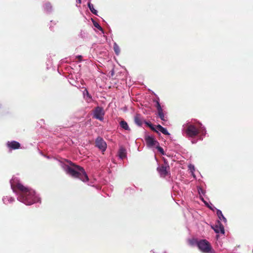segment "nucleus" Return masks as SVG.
I'll use <instances>...</instances> for the list:
<instances>
[{"mask_svg": "<svg viewBox=\"0 0 253 253\" xmlns=\"http://www.w3.org/2000/svg\"><path fill=\"white\" fill-rule=\"evenodd\" d=\"M156 148L158 149L159 152H160L161 153V154H162L163 155H165V153L163 148L162 147H160L159 146V144L156 145Z\"/></svg>", "mask_w": 253, "mask_h": 253, "instance_id": "obj_21", "label": "nucleus"}, {"mask_svg": "<svg viewBox=\"0 0 253 253\" xmlns=\"http://www.w3.org/2000/svg\"><path fill=\"white\" fill-rule=\"evenodd\" d=\"M70 165L74 167H68L67 172L72 177L79 178L84 182L88 181V177L83 168L71 162Z\"/></svg>", "mask_w": 253, "mask_h": 253, "instance_id": "obj_2", "label": "nucleus"}, {"mask_svg": "<svg viewBox=\"0 0 253 253\" xmlns=\"http://www.w3.org/2000/svg\"><path fill=\"white\" fill-rule=\"evenodd\" d=\"M84 95L85 96V95L87 96V97L90 99L91 100V95L89 94L88 91L87 90V89H85L84 92Z\"/></svg>", "mask_w": 253, "mask_h": 253, "instance_id": "obj_23", "label": "nucleus"}, {"mask_svg": "<svg viewBox=\"0 0 253 253\" xmlns=\"http://www.w3.org/2000/svg\"><path fill=\"white\" fill-rule=\"evenodd\" d=\"M169 170V167L168 163H166L165 165H162L157 168V170L161 176L163 177L168 175Z\"/></svg>", "mask_w": 253, "mask_h": 253, "instance_id": "obj_7", "label": "nucleus"}, {"mask_svg": "<svg viewBox=\"0 0 253 253\" xmlns=\"http://www.w3.org/2000/svg\"><path fill=\"white\" fill-rule=\"evenodd\" d=\"M114 50L115 53L117 54H119V53H120V48H119V46L116 43L114 44Z\"/></svg>", "mask_w": 253, "mask_h": 253, "instance_id": "obj_20", "label": "nucleus"}, {"mask_svg": "<svg viewBox=\"0 0 253 253\" xmlns=\"http://www.w3.org/2000/svg\"><path fill=\"white\" fill-rule=\"evenodd\" d=\"M82 55H78L77 56V58L79 60V61H81L82 60Z\"/></svg>", "mask_w": 253, "mask_h": 253, "instance_id": "obj_25", "label": "nucleus"}, {"mask_svg": "<svg viewBox=\"0 0 253 253\" xmlns=\"http://www.w3.org/2000/svg\"><path fill=\"white\" fill-rule=\"evenodd\" d=\"M76 2L77 3L80 4L81 3L82 0H76Z\"/></svg>", "mask_w": 253, "mask_h": 253, "instance_id": "obj_26", "label": "nucleus"}, {"mask_svg": "<svg viewBox=\"0 0 253 253\" xmlns=\"http://www.w3.org/2000/svg\"><path fill=\"white\" fill-rule=\"evenodd\" d=\"M95 146L102 151H105L107 144L104 140L100 137H98L95 140Z\"/></svg>", "mask_w": 253, "mask_h": 253, "instance_id": "obj_6", "label": "nucleus"}, {"mask_svg": "<svg viewBox=\"0 0 253 253\" xmlns=\"http://www.w3.org/2000/svg\"><path fill=\"white\" fill-rule=\"evenodd\" d=\"M185 131L186 135L191 137L196 136L199 132L196 126L192 125H187Z\"/></svg>", "mask_w": 253, "mask_h": 253, "instance_id": "obj_4", "label": "nucleus"}, {"mask_svg": "<svg viewBox=\"0 0 253 253\" xmlns=\"http://www.w3.org/2000/svg\"><path fill=\"white\" fill-rule=\"evenodd\" d=\"M156 108L157 109L158 112L163 111V109L161 106V105H160L159 102H158V101H157V102H156Z\"/></svg>", "mask_w": 253, "mask_h": 253, "instance_id": "obj_22", "label": "nucleus"}, {"mask_svg": "<svg viewBox=\"0 0 253 253\" xmlns=\"http://www.w3.org/2000/svg\"><path fill=\"white\" fill-rule=\"evenodd\" d=\"M134 121L135 123L138 126H141L142 125L143 119L139 114H137L134 117Z\"/></svg>", "mask_w": 253, "mask_h": 253, "instance_id": "obj_11", "label": "nucleus"}, {"mask_svg": "<svg viewBox=\"0 0 253 253\" xmlns=\"http://www.w3.org/2000/svg\"><path fill=\"white\" fill-rule=\"evenodd\" d=\"M94 25L95 27L97 28L98 29L102 30L101 27L98 23L94 24Z\"/></svg>", "mask_w": 253, "mask_h": 253, "instance_id": "obj_24", "label": "nucleus"}, {"mask_svg": "<svg viewBox=\"0 0 253 253\" xmlns=\"http://www.w3.org/2000/svg\"><path fill=\"white\" fill-rule=\"evenodd\" d=\"M44 9L47 11H49L51 10L52 6L50 3L46 2L44 4Z\"/></svg>", "mask_w": 253, "mask_h": 253, "instance_id": "obj_17", "label": "nucleus"}, {"mask_svg": "<svg viewBox=\"0 0 253 253\" xmlns=\"http://www.w3.org/2000/svg\"><path fill=\"white\" fill-rule=\"evenodd\" d=\"M13 192L19 195V200L27 205H31L36 202L35 191L23 185L21 183H17L11 184Z\"/></svg>", "mask_w": 253, "mask_h": 253, "instance_id": "obj_1", "label": "nucleus"}, {"mask_svg": "<svg viewBox=\"0 0 253 253\" xmlns=\"http://www.w3.org/2000/svg\"><path fill=\"white\" fill-rule=\"evenodd\" d=\"M157 128L163 134L165 135H169V133L167 129L162 126L160 125H158L157 126Z\"/></svg>", "mask_w": 253, "mask_h": 253, "instance_id": "obj_14", "label": "nucleus"}, {"mask_svg": "<svg viewBox=\"0 0 253 253\" xmlns=\"http://www.w3.org/2000/svg\"><path fill=\"white\" fill-rule=\"evenodd\" d=\"M120 125L124 129H125V130L129 129V126H128L127 123L125 121L122 120L120 122Z\"/></svg>", "mask_w": 253, "mask_h": 253, "instance_id": "obj_15", "label": "nucleus"}, {"mask_svg": "<svg viewBox=\"0 0 253 253\" xmlns=\"http://www.w3.org/2000/svg\"><path fill=\"white\" fill-rule=\"evenodd\" d=\"M7 146L11 149H17L20 147V144L17 141H8L7 143Z\"/></svg>", "mask_w": 253, "mask_h": 253, "instance_id": "obj_10", "label": "nucleus"}, {"mask_svg": "<svg viewBox=\"0 0 253 253\" xmlns=\"http://www.w3.org/2000/svg\"><path fill=\"white\" fill-rule=\"evenodd\" d=\"M145 124L148 126L152 130L158 133V131L155 128V127L153 126L152 124L150 123H148L147 122H144Z\"/></svg>", "mask_w": 253, "mask_h": 253, "instance_id": "obj_18", "label": "nucleus"}, {"mask_svg": "<svg viewBox=\"0 0 253 253\" xmlns=\"http://www.w3.org/2000/svg\"><path fill=\"white\" fill-rule=\"evenodd\" d=\"M212 229L216 233H224V226L219 221H218L215 226L212 227Z\"/></svg>", "mask_w": 253, "mask_h": 253, "instance_id": "obj_9", "label": "nucleus"}, {"mask_svg": "<svg viewBox=\"0 0 253 253\" xmlns=\"http://www.w3.org/2000/svg\"><path fill=\"white\" fill-rule=\"evenodd\" d=\"M216 214L220 220H222L225 223L227 222L226 218L223 215L221 211L219 210H217Z\"/></svg>", "mask_w": 253, "mask_h": 253, "instance_id": "obj_13", "label": "nucleus"}, {"mask_svg": "<svg viewBox=\"0 0 253 253\" xmlns=\"http://www.w3.org/2000/svg\"><path fill=\"white\" fill-rule=\"evenodd\" d=\"M104 114L103 109L101 107L97 106L94 109L93 117L102 121L103 120Z\"/></svg>", "mask_w": 253, "mask_h": 253, "instance_id": "obj_5", "label": "nucleus"}, {"mask_svg": "<svg viewBox=\"0 0 253 253\" xmlns=\"http://www.w3.org/2000/svg\"><path fill=\"white\" fill-rule=\"evenodd\" d=\"M158 115L159 117L161 118V119L163 121H166L167 120L166 119L165 115L163 113V111H161L160 112H158Z\"/></svg>", "mask_w": 253, "mask_h": 253, "instance_id": "obj_19", "label": "nucleus"}, {"mask_svg": "<svg viewBox=\"0 0 253 253\" xmlns=\"http://www.w3.org/2000/svg\"><path fill=\"white\" fill-rule=\"evenodd\" d=\"M199 249L204 253H212V247L206 240H201L197 243Z\"/></svg>", "mask_w": 253, "mask_h": 253, "instance_id": "obj_3", "label": "nucleus"}, {"mask_svg": "<svg viewBox=\"0 0 253 253\" xmlns=\"http://www.w3.org/2000/svg\"><path fill=\"white\" fill-rule=\"evenodd\" d=\"M126 150L125 148L121 147L119 150V156L121 159H124L126 157Z\"/></svg>", "mask_w": 253, "mask_h": 253, "instance_id": "obj_12", "label": "nucleus"}, {"mask_svg": "<svg viewBox=\"0 0 253 253\" xmlns=\"http://www.w3.org/2000/svg\"><path fill=\"white\" fill-rule=\"evenodd\" d=\"M88 6L90 9V10L91 11L92 13L94 14L97 15V11L96 10L92 4H91L90 3H88Z\"/></svg>", "mask_w": 253, "mask_h": 253, "instance_id": "obj_16", "label": "nucleus"}, {"mask_svg": "<svg viewBox=\"0 0 253 253\" xmlns=\"http://www.w3.org/2000/svg\"><path fill=\"white\" fill-rule=\"evenodd\" d=\"M145 139L147 145L149 147H153L159 144V142L152 136H146Z\"/></svg>", "mask_w": 253, "mask_h": 253, "instance_id": "obj_8", "label": "nucleus"}]
</instances>
